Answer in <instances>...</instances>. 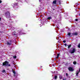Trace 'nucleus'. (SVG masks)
I'll use <instances>...</instances> for the list:
<instances>
[{"label": "nucleus", "mask_w": 80, "mask_h": 80, "mask_svg": "<svg viewBox=\"0 0 80 80\" xmlns=\"http://www.w3.org/2000/svg\"><path fill=\"white\" fill-rule=\"evenodd\" d=\"M76 51V50H75V49L72 48L69 51V52L70 53H75Z\"/></svg>", "instance_id": "obj_2"}, {"label": "nucleus", "mask_w": 80, "mask_h": 80, "mask_svg": "<svg viewBox=\"0 0 80 80\" xmlns=\"http://www.w3.org/2000/svg\"><path fill=\"white\" fill-rule=\"evenodd\" d=\"M78 35V33L77 32H75L74 33H72V35Z\"/></svg>", "instance_id": "obj_11"}, {"label": "nucleus", "mask_w": 80, "mask_h": 80, "mask_svg": "<svg viewBox=\"0 0 80 80\" xmlns=\"http://www.w3.org/2000/svg\"><path fill=\"white\" fill-rule=\"evenodd\" d=\"M71 47V45H70L69 46H68V48H70Z\"/></svg>", "instance_id": "obj_22"}, {"label": "nucleus", "mask_w": 80, "mask_h": 80, "mask_svg": "<svg viewBox=\"0 0 80 80\" xmlns=\"http://www.w3.org/2000/svg\"><path fill=\"white\" fill-rule=\"evenodd\" d=\"M39 8L40 9V10H43V7H42V6H39Z\"/></svg>", "instance_id": "obj_9"}, {"label": "nucleus", "mask_w": 80, "mask_h": 80, "mask_svg": "<svg viewBox=\"0 0 80 80\" xmlns=\"http://www.w3.org/2000/svg\"><path fill=\"white\" fill-rule=\"evenodd\" d=\"M57 78V76H55V79L56 80Z\"/></svg>", "instance_id": "obj_23"}, {"label": "nucleus", "mask_w": 80, "mask_h": 80, "mask_svg": "<svg viewBox=\"0 0 80 80\" xmlns=\"http://www.w3.org/2000/svg\"><path fill=\"white\" fill-rule=\"evenodd\" d=\"M42 22H43V23L42 24H44V22H45V20H43L42 21Z\"/></svg>", "instance_id": "obj_20"}, {"label": "nucleus", "mask_w": 80, "mask_h": 80, "mask_svg": "<svg viewBox=\"0 0 80 80\" xmlns=\"http://www.w3.org/2000/svg\"><path fill=\"white\" fill-rule=\"evenodd\" d=\"M53 22H54V23H60V21H58V20H57L56 19H54L53 20Z\"/></svg>", "instance_id": "obj_6"}, {"label": "nucleus", "mask_w": 80, "mask_h": 80, "mask_svg": "<svg viewBox=\"0 0 80 80\" xmlns=\"http://www.w3.org/2000/svg\"><path fill=\"white\" fill-rule=\"evenodd\" d=\"M70 35H71V33L69 32V33H68V36H70Z\"/></svg>", "instance_id": "obj_16"}, {"label": "nucleus", "mask_w": 80, "mask_h": 80, "mask_svg": "<svg viewBox=\"0 0 80 80\" xmlns=\"http://www.w3.org/2000/svg\"><path fill=\"white\" fill-rule=\"evenodd\" d=\"M63 43H65V42H66V41L65 40L63 41Z\"/></svg>", "instance_id": "obj_29"}, {"label": "nucleus", "mask_w": 80, "mask_h": 80, "mask_svg": "<svg viewBox=\"0 0 80 80\" xmlns=\"http://www.w3.org/2000/svg\"><path fill=\"white\" fill-rule=\"evenodd\" d=\"M2 66H8L9 67H10V64H8V62L5 61L3 63Z\"/></svg>", "instance_id": "obj_1"}, {"label": "nucleus", "mask_w": 80, "mask_h": 80, "mask_svg": "<svg viewBox=\"0 0 80 80\" xmlns=\"http://www.w3.org/2000/svg\"><path fill=\"white\" fill-rule=\"evenodd\" d=\"M57 28H59L58 27V26H57Z\"/></svg>", "instance_id": "obj_36"}, {"label": "nucleus", "mask_w": 80, "mask_h": 80, "mask_svg": "<svg viewBox=\"0 0 80 80\" xmlns=\"http://www.w3.org/2000/svg\"><path fill=\"white\" fill-rule=\"evenodd\" d=\"M22 32V31L21 30H20V31H18V32H19V33H20V32Z\"/></svg>", "instance_id": "obj_28"}, {"label": "nucleus", "mask_w": 80, "mask_h": 80, "mask_svg": "<svg viewBox=\"0 0 80 80\" xmlns=\"http://www.w3.org/2000/svg\"><path fill=\"white\" fill-rule=\"evenodd\" d=\"M2 3V1L0 0V3Z\"/></svg>", "instance_id": "obj_35"}, {"label": "nucleus", "mask_w": 80, "mask_h": 80, "mask_svg": "<svg viewBox=\"0 0 80 80\" xmlns=\"http://www.w3.org/2000/svg\"><path fill=\"white\" fill-rule=\"evenodd\" d=\"M39 2H42V0H39Z\"/></svg>", "instance_id": "obj_27"}, {"label": "nucleus", "mask_w": 80, "mask_h": 80, "mask_svg": "<svg viewBox=\"0 0 80 80\" xmlns=\"http://www.w3.org/2000/svg\"><path fill=\"white\" fill-rule=\"evenodd\" d=\"M59 78L60 79H62V76H59Z\"/></svg>", "instance_id": "obj_19"}, {"label": "nucleus", "mask_w": 80, "mask_h": 80, "mask_svg": "<svg viewBox=\"0 0 80 80\" xmlns=\"http://www.w3.org/2000/svg\"><path fill=\"white\" fill-rule=\"evenodd\" d=\"M27 0H18V2H27V3H28V2H27Z\"/></svg>", "instance_id": "obj_7"}, {"label": "nucleus", "mask_w": 80, "mask_h": 80, "mask_svg": "<svg viewBox=\"0 0 80 80\" xmlns=\"http://www.w3.org/2000/svg\"><path fill=\"white\" fill-rule=\"evenodd\" d=\"M59 55H60V54H58L57 56V58H58V57H59Z\"/></svg>", "instance_id": "obj_17"}, {"label": "nucleus", "mask_w": 80, "mask_h": 80, "mask_svg": "<svg viewBox=\"0 0 80 80\" xmlns=\"http://www.w3.org/2000/svg\"><path fill=\"white\" fill-rule=\"evenodd\" d=\"M48 20H52V18L50 16H48L47 18Z\"/></svg>", "instance_id": "obj_10"}, {"label": "nucleus", "mask_w": 80, "mask_h": 80, "mask_svg": "<svg viewBox=\"0 0 80 80\" xmlns=\"http://www.w3.org/2000/svg\"><path fill=\"white\" fill-rule=\"evenodd\" d=\"M65 45H66H66H67V44H65Z\"/></svg>", "instance_id": "obj_38"}, {"label": "nucleus", "mask_w": 80, "mask_h": 80, "mask_svg": "<svg viewBox=\"0 0 80 80\" xmlns=\"http://www.w3.org/2000/svg\"><path fill=\"white\" fill-rule=\"evenodd\" d=\"M75 21H76V22H77V21H78V19H76Z\"/></svg>", "instance_id": "obj_32"}, {"label": "nucleus", "mask_w": 80, "mask_h": 80, "mask_svg": "<svg viewBox=\"0 0 80 80\" xmlns=\"http://www.w3.org/2000/svg\"><path fill=\"white\" fill-rule=\"evenodd\" d=\"M66 78H65L63 79V80H66Z\"/></svg>", "instance_id": "obj_34"}, {"label": "nucleus", "mask_w": 80, "mask_h": 80, "mask_svg": "<svg viewBox=\"0 0 80 80\" xmlns=\"http://www.w3.org/2000/svg\"><path fill=\"white\" fill-rule=\"evenodd\" d=\"M73 63L74 65H76L77 62H76L74 61V62H73Z\"/></svg>", "instance_id": "obj_18"}, {"label": "nucleus", "mask_w": 80, "mask_h": 80, "mask_svg": "<svg viewBox=\"0 0 80 80\" xmlns=\"http://www.w3.org/2000/svg\"><path fill=\"white\" fill-rule=\"evenodd\" d=\"M12 5L13 7L15 8L17 6H18V3H16L15 2L14 4H12Z\"/></svg>", "instance_id": "obj_5"}, {"label": "nucleus", "mask_w": 80, "mask_h": 80, "mask_svg": "<svg viewBox=\"0 0 80 80\" xmlns=\"http://www.w3.org/2000/svg\"><path fill=\"white\" fill-rule=\"evenodd\" d=\"M10 12L8 11H7L6 12L5 16L6 18H10Z\"/></svg>", "instance_id": "obj_3"}, {"label": "nucleus", "mask_w": 80, "mask_h": 80, "mask_svg": "<svg viewBox=\"0 0 80 80\" xmlns=\"http://www.w3.org/2000/svg\"><path fill=\"white\" fill-rule=\"evenodd\" d=\"M68 69L69 71H70L71 72H73V68L71 67H70L68 68Z\"/></svg>", "instance_id": "obj_8"}, {"label": "nucleus", "mask_w": 80, "mask_h": 80, "mask_svg": "<svg viewBox=\"0 0 80 80\" xmlns=\"http://www.w3.org/2000/svg\"><path fill=\"white\" fill-rule=\"evenodd\" d=\"M12 41H9L6 42V44H7V45H12Z\"/></svg>", "instance_id": "obj_4"}, {"label": "nucleus", "mask_w": 80, "mask_h": 80, "mask_svg": "<svg viewBox=\"0 0 80 80\" xmlns=\"http://www.w3.org/2000/svg\"><path fill=\"white\" fill-rule=\"evenodd\" d=\"M79 72L80 71H76V76H77V77H78V74Z\"/></svg>", "instance_id": "obj_12"}, {"label": "nucleus", "mask_w": 80, "mask_h": 80, "mask_svg": "<svg viewBox=\"0 0 80 80\" xmlns=\"http://www.w3.org/2000/svg\"><path fill=\"white\" fill-rule=\"evenodd\" d=\"M52 74H53V75H54V74H55V72H53L52 71Z\"/></svg>", "instance_id": "obj_26"}, {"label": "nucleus", "mask_w": 80, "mask_h": 80, "mask_svg": "<svg viewBox=\"0 0 80 80\" xmlns=\"http://www.w3.org/2000/svg\"><path fill=\"white\" fill-rule=\"evenodd\" d=\"M57 3V1L54 0L53 2V3H54V4H56Z\"/></svg>", "instance_id": "obj_13"}, {"label": "nucleus", "mask_w": 80, "mask_h": 80, "mask_svg": "<svg viewBox=\"0 0 80 80\" xmlns=\"http://www.w3.org/2000/svg\"><path fill=\"white\" fill-rule=\"evenodd\" d=\"M12 30H13V29H12Z\"/></svg>", "instance_id": "obj_39"}, {"label": "nucleus", "mask_w": 80, "mask_h": 80, "mask_svg": "<svg viewBox=\"0 0 80 80\" xmlns=\"http://www.w3.org/2000/svg\"><path fill=\"white\" fill-rule=\"evenodd\" d=\"M12 72L13 73H14V74H15V72L13 70H12Z\"/></svg>", "instance_id": "obj_21"}, {"label": "nucleus", "mask_w": 80, "mask_h": 80, "mask_svg": "<svg viewBox=\"0 0 80 80\" xmlns=\"http://www.w3.org/2000/svg\"><path fill=\"white\" fill-rule=\"evenodd\" d=\"M66 75L67 77L68 76V73H66Z\"/></svg>", "instance_id": "obj_31"}, {"label": "nucleus", "mask_w": 80, "mask_h": 80, "mask_svg": "<svg viewBox=\"0 0 80 80\" xmlns=\"http://www.w3.org/2000/svg\"><path fill=\"white\" fill-rule=\"evenodd\" d=\"M78 48H80V44H79V45H78Z\"/></svg>", "instance_id": "obj_24"}, {"label": "nucleus", "mask_w": 80, "mask_h": 80, "mask_svg": "<svg viewBox=\"0 0 80 80\" xmlns=\"http://www.w3.org/2000/svg\"><path fill=\"white\" fill-rule=\"evenodd\" d=\"M2 72H5V70H3L2 71Z\"/></svg>", "instance_id": "obj_30"}, {"label": "nucleus", "mask_w": 80, "mask_h": 80, "mask_svg": "<svg viewBox=\"0 0 80 80\" xmlns=\"http://www.w3.org/2000/svg\"><path fill=\"white\" fill-rule=\"evenodd\" d=\"M1 20V18H0V21Z\"/></svg>", "instance_id": "obj_37"}, {"label": "nucleus", "mask_w": 80, "mask_h": 80, "mask_svg": "<svg viewBox=\"0 0 80 80\" xmlns=\"http://www.w3.org/2000/svg\"><path fill=\"white\" fill-rule=\"evenodd\" d=\"M13 58H17V57L16 56H13Z\"/></svg>", "instance_id": "obj_25"}, {"label": "nucleus", "mask_w": 80, "mask_h": 80, "mask_svg": "<svg viewBox=\"0 0 80 80\" xmlns=\"http://www.w3.org/2000/svg\"><path fill=\"white\" fill-rule=\"evenodd\" d=\"M12 34L14 35H15V32L14 31V32H12Z\"/></svg>", "instance_id": "obj_14"}, {"label": "nucleus", "mask_w": 80, "mask_h": 80, "mask_svg": "<svg viewBox=\"0 0 80 80\" xmlns=\"http://www.w3.org/2000/svg\"><path fill=\"white\" fill-rule=\"evenodd\" d=\"M57 2H58V3H59V4H60V2H61V0H57Z\"/></svg>", "instance_id": "obj_15"}, {"label": "nucleus", "mask_w": 80, "mask_h": 80, "mask_svg": "<svg viewBox=\"0 0 80 80\" xmlns=\"http://www.w3.org/2000/svg\"><path fill=\"white\" fill-rule=\"evenodd\" d=\"M12 28L11 29H13V30H14V28L13 27H12Z\"/></svg>", "instance_id": "obj_33"}]
</instances>
